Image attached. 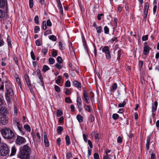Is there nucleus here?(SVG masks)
I'll return each instance as SVG.
<instances>
[{
  "instance_id": "1",
  "label": "nucleus",
  "mask_w": 159,
  "mask_h": 159,
  "mask_svg": "<svg viewBox=\"0 0 159 159\" xmlns=\"http://www.w3.org/2000/svg\"><path fill=\"white\" fill-rule=\"evenodd\" d=\"M31 152L30 148L27 145H25L20 147L18 157L21 159H29Z\"/></svg>"
},
{
  "instance_id": "2",
  "label": "nucleus",
  "mask_w": 159,
  "mask_h": 159,
  "mask_svg": "<svg viewBox=\"0 0 159 159\" xmlns=\"http://www.w3.org/2000/svg\"><path fill=\"white\" fill-rule=\"evenodd\" d=\"M1 134L3 137L7 139H12L15 136L13 131L9 128H5L1 130Z\"/></svg>"
},
{
  "instance_id": "3",
  "label": "nucleus",
  "mask_w": 159,
  "mask_h": 159,
  "mask_svg": "<svg viewBox=\"0 0 159 159\" xmlns=\"http://www.w3.org/2000/svg\"><path fill=\"white\" fill-rule=\"evenodd\" d=\"M9 152L8 146L6 144H2L0 148V155L5 156L7 155Z\"/></svg>"
},
{
  "instance_id": "4",
  "label": "nucleus",
  "mask_w": 159,
  "mask_h": 159,
  "mask_svg": "<svg viewBox=\"0 0 159 159\" xmlns=\"http://www.w3.org/2000/svg\"><path fill=\"white\" fill-rule=\"evenodd\" d=\"M103 52H104L106 54V58L109 60L111 57V56L108 47L107 46H105L102 49Z\"/></svg>"
},
{
  "instance_id": "5",
  "label": "nucleus",
  "mask_w": 159,
  "mask_h": 159,
  "mask_svg": "<svg viewBox=\"0 0 159 159\" xmlns=\"http://www.w3.org/2000/svg\"><path fill=\"white\" fill-rule=\"evenodd\" d=\"M26 142V140L25 138L18 135L17 139L16 141V144L18 145H20Z\"/></svg>"
},
{
  "instance_id": "6",
  "label": "nucleus",
  "mask_w": 159,
  "mask_h": 159,
  "mask_svg": "<svg viewBox=\"0 0 159 159\" xmlns=\"http://www.w3.org/2000/svg\"><path fill=\"white\" fill-rule=\"evenodd\" d=\"M13 93L12 90L11 91L6 92L5 94L7 100L9 102H11V100L12 98Z\"/></svg>"
},
{
  "instance_id": "7",
  "label": "nucleus",
  "mask_w": 159,
  "mask_h": 159,
  "mask_svg": "<svg viewBox=\"0 0 159 159\" xmlns=\"http://www.w3.org/2000/svg\"><path fill=\"white\" fill-rule=\"evenodd\" d=\"M0 122L3 125H6L8 123V118L5 116L0 115Z\"/></svg>"
},
{
  "instance_id": "8",
  "label": "nucleus",
  "mask_w": 159,
  "mask_h": 159,
  "mask_svg": "<svg viewBox=\"0 0 159 159\" xmlns=\"http://www.w3.org/2000/svg\"><path fill=\"white\" fill-rule=\"evenodd\" d=\"M5 87L6 89V92H11L12 90L11 89V84L9 81H6L5 82Z\"/></svg>"
},
{
  "instance_id": "9",
  "label": "nucleus",
  "mask_w": 159,
  "mask_h": 159,
  "mask_svg": "<svg viewBox=\"0 0 159 159\" xmlns=\"http://www.w3.org/2000/svg\"><path fill=\"white\" fill-rule=\"evenodd\" d=\"M14 124L17 125L18 129L20 131L22 134L24 135L25 133L23 130H22V126L20 123L18 122H16V120L15 122H14Z\"/></svg>"
},
{
  "instance_id": "10",
  "label": "nucleus",
  "mask_w": 159,
  "mask_h": 159,
  "mask_svg": "<svg viewBox=\"0 0 159 159\" xmlns=\"http://www.w3.org/2000/svg\"><path fill=\"white\" fill-rule=\"evenodd\" d=\"M25 81L27 84V85L28 86V87L30 90L31 91L32 90V85L30 83V80L29 77L28 76L26 75H25Z\"/></svg>"
},
{
  "instance_id": "11",
  "label": "nucleus",
  "mask_w": 159,
  "mask_h": 159,
  "mask_svg": "<svg viewBox=\"0 0 159 159\" xmlns=\"http://www.w3.org/2000/svg\"><path fill=\"white\" fill-rule=\"evenodd\" d=\"M0 112L1 113V115L5 116L7 113V109L5 107H2L0 109Z\"/></svg>"
},
{
  "instance_id": "12",
  "label": "nucleus",
  "mask_w": 159,
  "mask_h": 159,
  "mask_svg": "<svg viewBox=\"0 0 159 159\" xmlns=\"http://www.w3.org/2000/svg\"><path fill=\"white\" fill-rule=\"evenodd\" d=\"M44 143L46 147L48 146V139L46 133L45 132H44Z\"/></svg>"
},
{
  "instance_id": "13",
  "label": "nucleus",
  "mask_w": 159,
  "mask_h": 159,
  "mask_svg": "<svg viewBox=\"0 0 159 159\" xmlns=\"http://www.w3.org/2000/svg\"><path fill=\"white\" fill-rule=\"evenodd\" d=\"M149 47L148 46H146L144 47L143 49V53L145 55H147L149 53Z\"/></svg>"
},
{
  "instance_id": "14",
  "label": "nucleus",
  "mask_w": 159,
  "mask_h": 159,
  "mask_svg": "<svg viewBox=\"0 0 159 159\" xmlns=\"http://www.w3.org/2000/svg\"><path fill=\"white\" fill-rule=\"evenodd\" d=\"M157 101H156L154 102V105L153 104L152 106V112L153 113L155 111H156L157 110Z\"/></svg>"
},
{
  "instance_id": "15",
  "label": "nucleus",
  "mask_w": 159,
  "mask_h": 159,
  "mask_svg": "<svg viewBox=\"0 0 159 159\" xmlns=\"http://www.w3.org/2000/svg\"><path fill=\"white\" fill-rule=\"evenodd\" d=\"M16 148L15 147V146H13L12 147V148H11V153L10 154L11 156H13L16 153Z\"/></svg>"
},
{
  "instance_id": "16",
  "label": "nucleus",
  "mask_w": 159,
  "mask_h": 159,
  "mask_svg": "<svg viewBox=\"0 0 159 159\" xmlns=\"http://www.w3.org/2000/svg\"><path fill=\"white\" fill-rule=\"evenodd\" d=\"M150 136H148V138L147 139L146 148V149L147 150H148L149 148V143H150Z\"/></svg>"
},
{
  "instance_id": "17",
  "label": "nucleus",
  "mask_w": 159,
  "mask_h": 159,
  "mask_svg": "<svg viewBox=\"0 0 159 159\" xmlns=\"http://www.w3.org/2000/svg\"><path fill=\"white\" fill-rule=\"evenodd\" d=\"M73 84L76 87L81 88V85L80 83L77 81H74L73 82Z\"/></svg>"
},
{
  "instance_id": "18",
  "label": "nucleus",
  "mask_w": 159,
  "mask_h": 159,
  "mask_svg": "<svg viewBox=\"0 0 159 159\" xmlns=\"http://www.w3.org/2000/svg\"><path fill=\"white\" fill-rule=\"evenodd\" d=\"M66 140V144L67 145H69L70 143V138L69 136L66 135L65 138Z\"/></svg>"
},
{
  "instance_id": "19",
  "label": "nucleus",
  "mask_w": 159,
  "mask_h": 159,
  "mask_svg": "<svg viewBox=\"0 0 159 159\" xmlns=\"http://www.w3.org/2000/svg\"><path fill=\"white\" fill-rule=\"evenodd\" d=\"M77 119L80 122H82L83 121V117L80 115H78L77 116Z\"/></svg>"
},
{
  "instance_id": "20",
  "label": "nucleus",
  "mask_w": 159,
  "mask_h": 159,
  "mask_svg": "<svg viewBox=\"0 0 159 159\" xmlns=\"http://www.w3.org/2000/svg\"><path fill=\"white\" fill-rule=\"evenodd\" d=\"M39 77V78L41 82V85L42 86H44V82L43 80V77L42 76L41 74H38V75Z\"/></svg>"
},
{
  "instance_id": "21",
  "label": "nucleus",
  "mask_w": 159,
  "mask_h": 159,
  "mask_svg": "<svg viewBox=\"0 0 159 159\" xmlns=\"http://www.w3.org/2000/svg\"><path fill=\"white\" fill-rule=\"evenodd\" d=\"M96 30L97 32L99 34L101 33L102 31V27L101 26L97 27Z\"/></svg>"
},
{
  "instance_id": "22",
  "label": "nucleus",
  "mask_w": 159,
  "mask_h": 159,
  "mask_svg": "<svg viewBox=\"0 0 159 159\" xmlns=\"http://www.w3.org/2000/svg\"><path fill=\"white\" fill-rule=\"evenodd\" d=\"M63 128L61 126H59L57 128V133L58 134H61V131L63 130Z\"/></svg>"
},
{
  "instance_id": "23",
  "label": "nucleus",
  "mask_w": 159,
  "mask_h": 159,
  "mask_svg": "<svg viewBox=\"0 0 159 159\" xmlns=\"http://www.w3.org/2000/svg\"><path fill=\"white\" fill-rule=\"evenodd\" d=\"M148 8L149 4L148 3V2L145 3L144 7V11L148 12Z\"/></svg>"
},
{
  "instance_id": "24",
  "label": "nucleus",
  "mask_w": 159,
  "mask_h": 159,
  "mask_svg": "<svg viewBox=\"0 0 159 159\" xmlns=\"http://www.w3.org/2000/svg\"><path fill=\"white\" fill-rule=\"evenodd\" d=\"M77 104L79 106H81V99L80 97H78L77 100Z\"/></svg>"
},
{
  "instance_id": "25",
  "label": "nucleus",
  "mask_w": 159,
  "mask_h": 159,
  "mask_svg": "<svg viewBox=\"0 0 159 159\" xmlns=\"http://www.w3.org/2000/svg\"><path fill=\"white\" fill-rule=\"evenodd\" d=\"M24 128L27 130V131L30 132V127L28 125H25L24 126Z\"/></svg>"
},
{
  "instance_id": "26",
  "label": "nucleus",
  "mask_w": 159,
  "mask_h": 159,
  "mask_svg": "<svg viewBox=\"0 0 159 159\" xmlns=\"http://www.w3.org/2000/svg\"><path fill=\"white\" fill-rule=\"evenodd\" d=\"M5 16V12L4 11L0 10V18H3Z\"/></svg>"
},
{
  "instance_id": "27",
  "label": "nucleus",
  "mask_w": 159,
  "mask_h": 159,
  "mask_svg": "<svg viewBox=\"0 0 159 159\" xmlns=\"http://www.w3.org/2000/svg\"><path fill=\"white\" fill-rule=\"evenodd\" d=\"M57 116L58 117H60L62 114V112L61 110H58L57 111Z\"/></svg>"
},
{
  "instance_id": "28",
  "label": "nucleus",
  "mask_w": 159,
  "mask_h": 159,
  "mask_svg": "<svg viewBox=\"0 0 159 159\" xmlns=\"http://www.w3.org/2000/svg\"><path fill=\"white\" fill-rule=\"evenodd\" d=\"M49 38L50 39L53 41H56L57 40L56 37L54 35H52L50 36Z\"/></svg>"
},
{
  "instance_id": "29",
  "label": "nucleus",
  "mask_w": 159,
  "mask_h": 159,
  "mask_svg": "<svg viewBox=\"0 0 159 159\" xmlns=\"http://www.w3.org/2000/svg\"><path fill=\"white\" fill-rule=\"evenodd\" d=\"M49 69V67L47 65H44L43 68V71L45 72Z\"/></svg>"
},
{
  "instance_id": "30",
  "label": "nucleus",
  "mask_w": 159,
  "mask_h": 159,
  "mask_svg": "<svg viewBox=\"0 0 159 159\" xmlns=\"http://www.w3.org/2000/svg\"><path fill=\"white\" fill-rule=\"evenodd\" d=\"M57 62L59 64H61L62 63L63 61L62 58L60 56H58L57 58Z\"/></svg>"
},
{
  "instance_id": "31",
  "label": "nucleus",
  "mask_w": 159,
  "mask_h": 159,
  "mask_svg": "<svg viewBox=\"0 0 159 159\" xmlns=\"http://www.w3.org/2000/svg\"><path fill=\"white\" fill-rule=\"evenodd\" d=\"M49 63L50 64H53L55 62V60L54 59L50 57L49 59Z\"/></svg>"
},
{
  "instance_id": "32",
  "label": "nucleus",
  "mask_w": 159,
  "mask_h": 159,
  "mask_svg": "<svg viewBox=\"0 0 159 159\" xmlns=\"http://www.w3.org/2000/svg\"><path fill=\"white\" fill-rule=\"evenodd\" d=\"M59 44L60 49L61 50L63 49L64 48V46H63V44L62 42L60 41L59 42Z\"/></svg>"
},
{
  "instance_id": "33",
  "label": "nucleus",
  "mask_w": 159,
  "mask_h": 159,
  "mask_svg": "<svg viewBox=\"0 0 159 159\" xmlns=\"http://www.w3.org/2000/svg\"><path fill=\"white\" fill-rule=\"evenodd\" d=\"M84 108L85 110L88 111L90 112L91 110L90 109V106L85 105H84Z\"/></svg>"
},
{
  "instance_id": "34",
  "label": "nucleus",
  "mask_w": 159,
  "mask_h": 159,
  "mask_svg": "<svg viewBox=\"0 0 159 159\" xmlns=\"http://www.w3.org/2000/svg\"><path fill=\"white\" fill-rule=\"evenodd\" d=\"M65 102L67 103H71L72 102V101L71 99L68 97H66L65 99Z\"/></svg>"
},
{
  "instance_id": "35",
  "label": "nucleus",
  "mask_w": 159,
  "mask_h": 159,
  "mask_svg": "<svg viewBox=\"0 0 159 159\" xmlns=\"http://www.w3.org/2000/svg\"><path fill=\"white\" fill-rule=\"evenodd\" d=\"M83 95L84 99H86V98H89L88 96V93L85 90L84 91Z\"/></svg>"
},
{
  "instance_id": "36",
  "label": "nucleus",
  "mask_w": 159,
  "mask_h": 159,
  "mask_svg": "<svg viewBox=\"0 0 159 159\" xmlns=\"http://www.w3.org/2000/svg\"><path fill=\"white\" fill-rule=\"evenodd\" d=\"M126 104V102L124 101L122 103H119L118 105V106L119 107H124L125 105Z\"/></svg>"
},
{
  "instance_id": "37",
  "label": "nucleus",
  "mask_w": 159,
  "mask_h": 159,
  "mask_svg": "<svg viewBox=\"0 0 159 159\" xmlns=\"http://www.w3.org/2000/svg\"><path fill=\"white\" fill-rule=\"evenodd\" d=\"M112 117V118L114 120H115L117 119L118 118L119 116L117 114H114L113 115Z\"/></svg>"
},
{
  "instance_id": "38",
  "label": "nucleus",
  "mask_w": 159,
  "mask_h": 159,
  "mask_svg": "<svg viewBox=\"0 0 159 159\" xmlns=\"http://www.w3.org/2000/svg\"><path fill=\"white\" fill-rule=\"evenodd\" d=\"M34 20L35 22L37 24H38L39 23V17L38 16H36L34 17Z\"/></svg>"
},
{
  "instance_id": "39",
  "label": "nucleus",
  "mask_w": 159,
  "mask_h": 159,
  "mask_svg": "<svg viewBox=\"0 0 159 159\" xmlns=\"http://www.w3.org/2000/svg\"><path fill=\"white\" fill-rule=\"evenodd\" d=\"M29 7L30 8H32L33 7V0H29Z\"/></svg>"
},
{
  "instance_id": "40",
  "label": "nucleus",
  "mask_w": 159,
  "mask_h": 159,
  "mask_svg": "<svg viewBox=\"0 0 159 159\" xmlns=\"http://www.w3.org/2000/svg\"><path fill=\"white\" fill-rule=\"evenodd\" d=\"M39 30V28L38 26H36L34 29V32L35 33H37Z\"/></svg>"
},
{
  "instance_id": "41",
  "label": "nucleus",
  "mask_w": 159,
  "mask_h": 159,
  "mask_svg": "<svg viewBox=\"0 0 159 159\" xmlns=\"http://www.w3.org/2000/svg\"><path fill=\"white\" fill-rule=\"evenodd\" d=\"M54 88H55V90L56 92H60V89L59 86L56 85L55 86Z\"/></svg>"
},
{
  "instance_id": "42",
  "label": "nucleus",
  "mask_w": 159,
  "mask_h": 159,
  "mask_svg": "<svg viewBox=\"0 0 159 159\" xmlns=\"http://www.w3.org/2000/svg\"><path fill=\"white\" fill-rule=\"evenodd\" d=\"M104 30L105 34H108L109 31L108 28L107 26H105L104 28Z\"/></svg>"
},
{
  "instance_id": "43",
  "label": "nucleus",
  "mask_w": 159,
  "mask_h": 159,
  "mask_svg": "<svg viewBox=\"0 0 159 159\" xmlns=\"http://www.w3.org/2000/svg\"><path fill=\"white\" fill-rule=\"evenodd\" d=\"M30 54H31V56L32 59L33 60H35V57L34 56V52H33V51H31V52Z\"/></svg>"
},
{
  "instance_id": "44",
  "label": "nucleus",
  "mask_w": 159,
  "mask_h": 159,
  "mask_svg": "<svg viewBox=\"0 0 159 159\" xmlns=\"http://www.w3.org/2000/svg\"><path fill=\"white\" fill-rule=\"evenodd\" d=\"M94 159H99V156L97 153H95L94 154Z\"/></svg>"
},
{
  "instance_id": "45",
  "label": "nucleus",
  "mask_w": 159,
  "mask_h": 159,
  "mask_svg": "<svg viewBox=\"0 0 159 159\" xmlns=\"http://www.w3.org/2000/svg\"><path fill=\"white\" fill-rule=\"evenodd\" d=\"M57 55V51L56 50H53L52 51V56L53 57H55Z\"/></svg>"
},
{
  "instance_id": "46",
  "label": "nucleus",
  "mask_w": 159,
  "mask_h": 159,
  "mask_svg": "<svg viewBox=\"0 0 159 159\" xmlns=\"http://www.w3.org/2000/svg\"><path fill=\"white\" fill-rule=\"evenodd\" d=\"M94 117L92 116V115H90V118L89 119V121L91 122H93L94 121Z\"/></svg>"
},
{
  "instance_id": "47",
  "label": "nucleus",
  "mask_w": 159,
  "mask_h": 159,
  "mask_svg": "<svg viewBox=\"0 0 159 159\" xmlns=\"http://www.w3.org/2000/svg\"><path fill=\"white\" fill-rule=\"evenodd\" d=\"M148 35L143 36L142 38V40L143 41L147 40L148 39Z\"/></svg>"
},
{
  "instance_id": "48",
  "label": "nucleus",
  "mask_w": 159,
  "mask_h": 159,
  "mask_svg": "<svg viewBox=\"0 0 159 159\" xmlns=\"http://www.w3.org/2000/svg\"><path fill=\"white\" fill-rule=\"evenodd\" d=\"M117 84L116 83H115L113 85L112 89L113 90H115L117 88Z\"/></svg>"
},
{
  "instance_id": "49",
  "label": "nucleus",
  "mask_w": 159,
  "mask_h": 159,
  "mask_svg": "<svg viewBox=\"0 0 159 159\" xmlns=\"http://www.w3.org/2000/svg\"><path fill=\"white\" fill-rule=\"evenodd\" d=\"M6 2L3 1H0V7H3L5 5Z\"/></svg>"
},
{
  "instance_id": "50",
  "label": "nucleus",
  "mask_w": 159,
  "mask_h": 159,
  "mask_svg": "<svg viewBox=\"0 0 159 159\" xmlns=\"http://www.w3.org/2000/svg\"><path fill=\"white\" fill-rule=\"evenodd\" d=\"M43 29L44 30H45L47 28V27L46 25V23L45 21H43Z\"/></svg>"
},
{
  "instance_id": "51",
  "label": "nucleus",
  "mask_w": 159,
  "mask_h": 159,
  "mask_svg": "<svg viewBox=\"0 0 159 159\" xmlns=\"http://www.w3.org/2000/svg\"><path fill=\"white\" fill-rule=\"evenodd\" d=\"M56 67L58 69H60L62 68V66L59 64V63H57L56 65Z\"/></svg>"
},
{
  "instance_id": "52",
  "label": "nucleus",
  "mask_w": 159,
  "mask_h": 159,
  "mask_svg": "<svg viewBox=\"0 0 159 159\" xmlns=\"http://www.w3.org/2000/svg\"><path fill=\"white\" fill-rule=\"evenodd\" d=\"M46 23L48 26H51L52 25V23L49 20H47Z\"/></svg>"
},
{
  "instance_id": "53",
  "label": "nucleus",
  "mask_w": 159,
  "mask_h": 159,
  "mask_svg": "<svg viewBox=\"0 0 159 159\" xmlns=\"http://www.w3.org/2000/svg\"><path fill=\"white\" fill-rule=\"evenodd\" d=\"M70 83L69 80L67 81L65 83V86L66 87H69L70 86Z\"/></svg>"
},
{
  "instance_id": "54",
  "label": "nucleus",
  "mask_w": 159,
  "mask_h": 159,
  "mask_svg": "<svg viewBox=\"0 0 159 159\" xmlns=\"http://www.w3.org/2000/svg\"><path fill=\"white\" fill-rule=\"evenodd\" d=\"M57 4L58 7H59V8H62V6L61 2L60 0H58V1H57Z\"/></svg>"
},
{
  "instance_id": "55",
  "label": "nucleus",
  "mask_w": 159,
  "mask_h": 159,
  "mask_svg": "<svg viewBox=\"0 0 159 159\" xmlns=\"http://www.w3.org/2000/svg\"><path fill=\"white\" fill-rule=\"evenodd\" d=\"M16 80L17 84L19 85H21L20 80L19 78L16 77Z\"/></svg>"
},
{
  "instance_id": "56",
  "label": "nucleus",
  "mask_w": 159,
  "mask_h": 159,
  "mask_svg": "<svg viewBox=\"0 0 159 159\" xmlns=\"http://www.w3.org/2000/svg\"><path fill=\"white\" fill-rule=\"evenodd\" d=\"M48 52L47 49L44 48L42 50V52L43 53L44 55H46Z\"/></svg>"
},
{
  "instance_id": "57",
  "label": "nucleus",
  "mask_w": 159,
  "mask_h": 159,
  "mask_svg": "<svg viewBox=\"0 0 159 159\" xmlns=\"http://www.w3.org/2000/svg\"><path fill=\"white\" fill-rule=\"evenodd\" d=\"M95 139L98 142L99 140V135L98 134H96L95 136Z\"/></svg>"
},
{
  "instance_id": "58",
  "label": "nucleus",
  "mask_w": 159,
  "mask_h": 159,
  "mask_svg": "<svg viewBox=\"0 0 159 159\" xmlns=\"http://www.w3.org/2000/svg\"><path fill=\"white\" fill-rule=\"evenodd\" d=\"M72 154L70 153L69 152V153H67V154H66L67 157V158H68L69 159H70L72 157Z\"/></svg>"
},
{
  "instance_id": "59",
  "label": "nucleus",
  "mask_w": 159,
  "mask_h": 159,
  "mask_svg": "<svg viewBox=\"0 0 159 159\" xmlns=\"http://www.w3.org/2000/svg\"><path fill=\"white\" fill-rule=\"evenodd\" d=\"M7 41L8 43V45L9 46H11V40L9 38V37L8 36L7 38Z\"/></svg>"
},
{
  "instance_id": "60",
  "label": "nucleus",
  "mask_w": 159,
  "mask_h": 159,
  "mask_svg": "<svg viewBox=\"0 0 159 159\" xmlns=\"http://www.w3.org/2000/svg\"><path fill=\"white\" fill-rule=\"evenodd\" d=\"M117 141L119 143H121L122 142V139L120 136H119L117 139Z\"/></svg>"
},
{
  "instance_id": "61",
  "label": "nucleus",
  "mask_w": 159,
  "mask_h": 159,
  "mask_svg": "<svg viewBox=\"0 0 159 159\" xmlns=\"http://www.w3.org/2000/svg\"><path fill=\"white\" fill-rule=\"evenodd\" d=\"M36 44L37 46H39L41 45L40 43V41L39 40H37L36 41Z\"/></svg>"
},
{
  "instance_id": "62",
  "label": "nucleus",
  "mask_w": 159,
  "mask_h": 159,
  "mask_svg": "<svg viewBox=\"0 0 159 159\" xmlns=\"http://www.w3.org/2000/svg\"><path fill=\"white\" fill-rule=\"evenodd\" d=\"M88 144H89V146L91 148H93V146H92V142H91V141L90 140H88Z\"/></svg>"
},
{
  "instance_id": "63",
  "label": "nucleus",
  "mask_w": 159,
  "mask_h": 159,
  "mask_svg": "<svg viewBox=\"0 0 159 159\" xmlns=\"http://www.w3.org/2000/svg\"><path fill=\"white\" fill-rule=\"evenodd\" d=\"M69 66L71 68L72 70H75V68L72 66V64L71 63H70L69 64Z\"/></svg>"
},
{
  "instance_id": "64",
  "label": "nucleus",
  "mask_w": 159,
  "mask_h": 159,
  "mask_svg": "<svg viewBox=\"0 0 159 159\" xmlns=\"http://www.w3.org/2000/svg\"><path fill=\"white\" fill-rule=\"evenodd\" d=\"M64 120V118L63 117L61 116L60 117L59 120V122L60 123H62L63 122V120Z\"/></svg>"
}]
</instances>
